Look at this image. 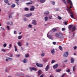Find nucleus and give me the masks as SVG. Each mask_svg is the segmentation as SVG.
<instances>
[{"label":"nucleus","mask_w":77,"mask_h":77,"mask_svg":"<svg viewBox=\"0 0 77 77\" xmlns=\"http://www.w3.org/2000/svg\"><path fill=\"white\" fill-rule=\"evenodd\" d=\"M55 35L56 37L58 38H63V35L60 32L56 33Z\"/></svg>","instance_id":"obj_1"},{"label":"nucleus","mask_w":77,"mask_h":77,"mask_svg":"<svg viewBox=\"0 0 77 77\" xmlns=\"http://www.w3.org/2000/svg\"><path fill=\"white\" fill-rule=\"evenodd\" d=\"M36 65L38 67H40V68H42L43 67V64H40L38 63H36Z\"/></svg>","instance_id":"obj_2"},{"label":"nucleus","mask_w":77,"mask_h":77,"mask_svg":"<svg viewBox=\"0 0 77 77\" xmlns=\"http://www.w3.org/2000/svg\"><path fill=\"white\" fill-rule=\"evenodd\" d=\"M69 54H68V52H65L63 54L64 57H68V55Z\"/></svg>","instance_id":"obj_3"},{"label":"nucleus","mask_w":77,"mask_h":77,"mask_svg":"<svg viewBox=\"0 0 77 77\" xmlns=\"http://www.w3.org/2000/svg\"><path fill=\"white\" fill-rule=\"evenodd\" d=\"M69 1V3H70L71 5L69 7V8L70 9H71L72 8V6H73V5L72 4V2H71V0H68Z\"/></svg>","instance_id":"obj_4"},{"label":"nucleus","mask_w":77,"mask_h":77,"mask_svg":"<svg viewBox=\"0 0 77 77\" xmlns=\"http://www.w3.org/2000/svg\"><path fill=\"white\" fill-rule=\"evenodd\" d=\"M30 71H32V70L34 71H37V69H36V68L34 67H30Z\"/></svg>","instance_id":"obj_5"},{"label":"nucleus","mask_w":77,"mask_h":77,"mask_svg":"<svg viewBox=\"0 0 77 77\" xmlns=\"http://www.w3.org/2000/svg\"><path fill=\"white\" fill-rule=\"evenodd\" d=\"M31 8L29 9V10L31 11H33L35 10V7L33 6H31Z\"/></svg>","instance_id":"obj_6"},{"label":"nucleus","mask_w":77,"mask_h":77,"mask_svg":"<svg viewBox=\"0 0 77 77\" xmlns=\"http://www.w3.org/2000/svg\"><path fill=\"white\" fill-rule=\"evenodd\" d=\"M32 13L27 14L25 15V16L26 17H30V16H32Z\"/></svg>","instance_id":"obj_7"},{"label":"nucleus","mask_w":77,"mask_h":77,"mask_svg":"<svg viewBox=\"0 0 77 77\" xmlns=\"http://www.w3.org/2000/svg\"><path fill=\"white\" fill-rule=\"evenodd\" d=\"M32 24H33V25H36L37 24V23H36V21L35 20H33L32 21Z\"/></svg>","instance_id":"obj_8"},{"label":"nucleus","mask_w":77,"mask_h":77,"mask_svg":"<svg viewBox=\"0 0 77 77\" xmlns=\"http://www.w3.org/2000/svg\"><path fill=\"white\" fill-rule=\"evenodd\" d=\"M58 64H57L55 65H54L53 66V68L54 69H56V68H57V67H58Z\"/></svg>","instance_id":"obj_9"},{"label":"nucleus","mask_w":77,"mask_h":77,"mask_svg":"<svg viewBox=\"0 0 77 77\" xmlns=\"http://www.w3.org/2000/svg\"><path fill=\"white\" fill-rule=\"evenodd\" d=\"M49 69V65H48L45 69V71H48V69Z\"/></svg>","instance_id":"obj_10"},{"label":"nucleus","mask_w":77,"mask_h":77,"mask_svg":"<svg viewBox=\"0 0 77 77\" xmlns=\"http://www.w3.org/2000/svg\"><path fill=\"white\" fill-rule=\"evenodd\" d=\"M47 36L48 38H50L51 39H53V37H51V35H49V36L48 35V34H47Z\"/></svg>","instance_id":"obj_11"},{"label":"nucleus","mask_w":77,"mask_h":77,"mask_svg":"<svg viewBox=\"0 0 77 77\" xmlns=\"http://www.w3.org/2000/svg\"><path fill=\"white\" fill-rule=\"evenodd\" d=\"M72 25H70L69 26V30H71V29L72 28Z\"/></svg>","instance_id":"obj_12"},{"label":"nucleus","mask_w":77,"mask_h":77,"mask_svg":"<svg viewBox=\"0 0 77 77\" xmlns=\"http://www.w3.org/2000/svg\"><path fill=\"white\" fill-rule=\"evenodd\" d=\"M75 30H76V28H75V26H74L72 29V32L73 31H75Z\"/></svg>","instance_id":"obj_13"},{"label":"nucleus","mask_w":77,"mask_h":77,"mask_svg":"<svg viewBox=\"0 0 77 77\" xmlns=\"http://www.w3.org/2000/svg\"><path fill=\"white\" fill-rule=\"evenodd\" d=\"M17 44L19 47H21V43H20V42H17Z\"/></svg>","instance_id":"obj_14"},{"label":"nucleus","mask_w":77,"mask_h":77,"mask_svg":"<svg viewBox=\"0 0 77 77\" xmlns=\"http://www.w3.org/2000/svg\"><path fill=\"white\" fill-rule=\"evenodd\" d=\"M44 14H45V15H47L49 14V12L48 11H46L44 13Z\"/></svg>","instance_id":"obj_15"},{"label":"nucleus","mask_w":77,"mask_h":77,"mask_svg":"<svg viewBox=\"0 0 77 77\" xmlns=\"http://www.w3.org/2000/svg\"><path fill=\"white\" fill-rule=\"evenodd\" d=\"M71 63H73L74 62V59L72 58H71Z\"/></svg>","instance_id":"obj_16"},{"label":"nucleus","mask_w":77,"mask_h":77,"mask_svg":"<svg viewBox=\"0 0 77 77\" xmlns=\"http://www.w3.org/2000/svg\"><path fill=\"white\" fill-rule=\"evenodd\" d=\"M41 74V71L39 70L38 72V75H40Z\"/></svg>","instance_id":"obj_17"},{"label":"nucleus","mask_w":77,"mask_h":77,"mask_svg":"<svg viewBox=\"0 0 77 77\" xmlns=\"http://www.w3.org/2000/svg\"><path fill=\"white\" fill-rule=\"evenodd\" d=\"M52 32H56V31H57V29L54 28H53L52 29Z\"/></svg>","instance_id":"obj_18"},{"label":"nucleus","mask_w":77,"mask_h":77,"mask_svg":"<svg viewBox=\"0 0 77 77\" xmlns=\"http://www.w3.org/2000/svg\"><path fill=\"white\" fill-rule=\"evenodd\" d=\"M22 38V36L21 35H19L18 36V39H21V38Z\"/></svg>","instance_id":"obj_19"},{"label":"nucleus","mask_w":77,"mask_h":77,"mask_svg":"<svg viewBox=\"0 0 77 77\" xmlns=\"http://www.w3.org/2000/svg\"><path fill=\"white\" fill-rule=\"evenodd\" d=\"M23 62L24 63H27V61H26V59H25L23 60Z\"/></svg>","instance_id":"obj_20"},{"label":"nucleus","mask_w":77,"mask_h":77,"mask_svg":"<svg viewBox=\"0 0 77 77\" xmlns=\"http://www.w3.org/2000/svg\"><path fill=\"white\" fill-rule=\"evenodd\" d=\"M15 7V4H13L11 5V8H14Z\"/></svg>","instance_id":"obj_21"},{"label":"nucleus","mask_w":77,"mask_h":77,"mask_svg":"<svg viewBox=\"0 0 77 77\" xmlns=\"http://www.w3.org/2000/svg\"><path fill=\"white\" fill-rule=\"evenodd\" d=\"M45 21H47V20H48V17H45Z\"/></svg>","instance_id":"obj_22"},{"label":"nucleus","mask_w":77,"mask_h":77,"mask_svg":"<svg viewBox=\"0 0 77 77\" xmlns=\"http://www.w3.org/2000/svg\"><path fill=\"white\" fill-rule=\"evenodd\" d=\"M60 71H61V69H57L56 70V71L57 72H60Z\"/></svg>","instance_id":"obj_23"},{"label":"nucleus","mask_w":77,"mask_h":77,"mask_svg":"<svg viewBox=\"0 0 77 77\" xmlns=\"http://www.w3.org/2000/svg\"><path fill=\"white\" fill-rule=\"evenodd\" d=\"M14 47L15 48V51H17V47H16V46L15 45H14Z\"/></svg>","instance_id":"obj_24"},{"label":"nucleus","mask_w":77,"mask_h":77,"mask_svg":"<svg viewBox=\"0 0 77 77\" xmlns=\"http://www.w3.org/2000/svg\"><path fill=\"white\" fill-rule=\"evenodd\" d=\"M4 2L5 3H8L9 2V1L8 0H4Z\"/></svg>","instance_id":"obj_25"},{"label":"nucleus","mask_w":77,"mask_h":77,"mask_svg":"<svg viewBox=\"0 0 77 77\" xmlns=\"http://www.w3.org/2000/svg\"><path fill=\"white\" fill-rule=\"evenodd\" d=\"M70 16L72 18H73V19H75V18L74 17V16H73V15H70Z\"/></svg>","instance_id":"obj_26"},{"label":"nucleus","mask_w":77,"mask_h":77,"mask_svg":"<svg viewBox=\"0 0 77 77\" xmlns=\"http://www.w3.org/2000/svg\"><path fill=\"white\" fill-rule=\"evenodd\" d=\"M29 8H25V10L26 11H29Z\"/></svg>","instance_id":"obj_27"},{"label":"nucleus","mask_w":77,"mask_h":77,"mask_svg":"<svg viewBox=\"0 0 77 77\" xmlns=\"http://www.w3.org/2000/svg\"><path fill=\"white\" fill-rule=\"evenodd\" d=\"M45 1V0H40L41 3H44Z\"/></svg>","instance_id":"obj_28"},{"label":"nucleus","mask_w":77,"mask_h":77,"mask_svg":"<svg viewBox=\"0 0 77 77\" xmlns=\"http://www.w3.org/2000/svg\"><path fill=\"white\" fill-rule=\"evenodd\" d=\"M6 45H7V44L5 43L3 44V46L4 48H5V47H6Z\"/></svg>","instance_id":"obj_29"},{"label":"nucleus","mask_w":77,"mask_h":77,"mask_svg":"<svg viewBox=\"0 0 77 77\" xmlns=\"http://www.w3.org/2000/svg\"><path fill=\"white\" fill-rule=\"evenodd\" d=\"M28 27L29 28H32V25L29 24L28 25Z\"/></svg>","instance_id":"obj_30"},{"label":"nucleus","mask_w":77,"mask_h":77,"mask_svg":"<svg viewBox=\"0 0 77 77\" xmlns=\"http://www.w3.org/2000/svg\"><path fill=\"white\" fill-rule=\"evenodd\" d=\"M75 66H74L73 68V71L74 72L75 71Z\"/></svg>","instance_id":"obj_31"},{"label":"nucleus","mask_w":77,"mask_h":77,"mask_svg":"<svg viewBox=\"0 0 77 77\" xmlns=\"http://www.w3.org/2000/svg\"><path fill=\"white\" fill-rule=\"evenodd\" d=\"M51 53H52V54H53L54 53V49H53L52 51H51Z\"/></svg>","instance_id":"obj_32"},{"label":"nucleus","mask_w":77,"mask_h":77,"mask_svg":"<svg viewBox=\"0 0 77 77\" xmlns=\"http://www.w3.org/2000/svg\"><path fill=\"white\" fill-rule=\"evenodd\" d=\"M12 14H14V13H11L9 16V18H11V15H12Z\"/></svg>","instance_id":"obj_33"},{"label":"nucleus","mask_w":77,"mask_h":77,"mask_svg":"<svg viewBox=\"0 0 77 77\" xmlns=\"http://www.w3.org/2000/svg\"><path fill=\"white\" fill-rule=\"evenodd\" d=\"M25 57H29V54H25Z\"/></svg>","instance_id":"obj_34"},{"label":"nucleus","mask_w":77,"mask_h":77,"mask_svg":"<svg viewBox=\"0 0 77 77\" xmlns=\"http://www.w3.org/2000/svg\"><path fill=\"white\" fill-rule=\"evenodd\" d=\"M51 4L53 5H55V2H54L53 1H52L51 2Z\"/></svg>","instance_id":"obj_35"},{"label":"nucleus","mask_w":77,"mask_h":77,"mask_svg":"<svg viewBox=\"0 0 77 77\" xmlns=\"http://www.w3.org/2000/svg\"><path fill=\"white\" fill-rule=\"evenodd\" d=\"M59 48L60 50H62V47L61 46H60L59 47Z\"/></svg>","instance_id":"obj_36"},{"label":"nucleus","mask_w":77,"mask_h":77,"mask_svg":"<svg viewBox=\"0 0 77 77\" xmlns=\"http://www.w3.org/2000/svg\"><path fill=\"white\" fill-rule=\"evenodd\" d=\"M43 61H44V62H46V61H47V59H43Z\"/></svg>","instance_id":"obj_37"},{"label":"nucleus","mask_w":77,"mask_h":77,"mask_svg":"<svg viewBox=\"0 0 77 77\" xmlns=\"http://www.w3.org/2000/svg\"><path fill=\"white\" fill-rule=\"evenodd\" d=\"M58 18L59 19V20H61L62 19V17L60 16H58Z\"/></svg>","instance_id":"obj_38"},{"label":"nucleus","mask_w":77,"mask_h":77,"mask_svg":"<svg viewBox=\"0 0 77 77\" xmlns=\"http://www.w3.org/2000/svg\"><path fill=\"white\" fill-rule=\"evenodd\" d=\"M16 3L18 5H19L20 4V3L19 2V1H17L16 2Z\"/></svg>","instance_id":"obj_39"},{"label":"nucleus","mask_w":77,"mask_h":77,"mask_svg":"<svg viewBox=\"0 0 77 77\" xmlns=\"http://www.w3.org/2000/svg\"><path fill=\"white\" fill-rule=\"evenodd\" d=\"M66 72H70V69H68V70H66Z\"/></svg>","instance_id":"obj_40"},{"label":"nucleus","mask_w":77,"mask_h":77,"mask_svg":"<svg viewBox=\"0 0 77 77\" xmlns=\"http://www.w3.org/2000/svg\"><path fill=\"white\" fill-rule=\"evenodd\" d=\"M44 56H45V54L44 53L41 54V56L42 57Z\"/></svg>","instance_id":"obj_41"},{"label":"nucleus","mask_w":77,"mask_h":77,"mask_svg":"<svg viewBox=\"0 0 77 77\" xmlns=\"http://www.w3.org/2000/svg\"><path fill=\"white\" fill-rule=\"evenodd\" d=\"M62 31H64V30H65V28H63L62 29Z\"/></svg>","instance_id":"obj_42"},{"label":"nucleus","mask_w":77,"mask_h":77,"mask_svg":"<svg viewBox=\"0 0 77 77\" xmlns=\"http://www.w3.org/2000/svg\"><path fill=\"white\" fill-rule=\"evenodd\" d=\"M1 51H2L4 52H5V51H5V49H2L1 50Z\"/></svg>","instance_id":"obj_43"},{"label":"nucleus","mask_w":77,"mask_h":77,"mask_svg":"<svg viewBox=\"0 0 77 77\" xmlns=\"http://www.w3.org/2000/svg\"><path fill=\"white\" fill-rule=\"evenodd\" d=\"M55 62V60H52L51 62V63H53Z\"/></svg>","instance_id":"obj_44"},{"label":"nucleus","mask_w":77,"mask_h":77,"mask_svg":"<svg viewBox=\"0 0 77 77\" xmlns=\"http://www.w3.org/2000/svg\"><path fill=\"white\" fill-rule=\"evenodd\" d=\"M8 59H9V60H12V59L10 58V57H8Z\"/></svg>","instance_id":"obj_45"},{"label":"nucleus","mask_w":77,"mask_h":77,"mask_svg":"<svg viewBox=\"0 0 77 77\" xmlns=\"http://www.w3.org/2000/svg\"><path fill=\"white\" fill-rule=\"evenodd\" d=\"M62 0L65 4H66V2H65V0Z\"/></svg>","instance_id":"obj_46"},{"label":"nucleus","mask_w":77,"mask_h":77,"mask_svg":"<svg viewBox=\"0 0 77 77\" xmlns=\"http://www.w3.org/2000/svg\"><path fill=\"white\" fill-rule=\"evenodd\" d=\"M53 44H54V45H56V43L55 42H53Z\"/></svg>","instance_id":"obj_47"},{"label":"nucleus","mask_w":77,"mask_h":77,"mask_svg":"<svg viewBox=\"0 0 77 77\" xmlns=\"http://www.w3.org/2000/svg\"><path fill=\"white\" fill-rule=\"evenodd\" d=\"M64 24H65V25H67L68 24V23H67V22H65Z\"/></svg>","instance_id":"obj_48"},{"label":"nucleus","mask_w":77,"mask_h":77,"mask_svg":"<svg viewBox=\"0 0 77 77\" xmlns=\"http://www.w3.org/2000/svg\"><path fill=\"white\" fill-rule=\"evenodd\" d=\"M7 28L8 30H9V29H9V26H7Z\"/></svg>","instance_id":"obj_49"},{"label":"nucleus","mask_w":77,"mask_h":77,"mask_svg":"<svg viewBox=\"0 0 77 77\" xmlns=\"http://www.w3.org/2000/svg\"><path fill=\"white\" fill-rule=\"evenodd\" d=\"M16 56L17 57H20V54L16 55Z\"/></svg>","instance_id":"obj_50"},{"label":"nucleus","mask_w":77,"mask_h":77,"mask_svg":"<svg viewBox=\"0 0 77 77\" xmlns=\"http://www.w3.org/2000/svg\"><path fill=\"white\" fill-rule=\"evenodd\" d=\"M26 4H28V5H31V4H32V3L28 2V3H26Z\"/></svg>","instance_id":"obj_51"},{"label":"nucleus","mask_w":77,"mask_h":77,"mask_svg":"<svg viewBox=\"0 0 77 77\" xmlns=\"http://www.w3.org/2000/svg\"><path fill=\"white\" fill-rule=\"evenodd\" d=\"M21 74H20V73H18L17 74V76H20V75Z\"/></svg>","instance_id":"obj_52"},{"label":"nucleus","mask_w":77,"mask_h":77,"mask_svg":"<svg viewBox=\"0 0 77 77\" xmlns=\"http://www.w3.org/2000/svg\"><path fill=\"white\" fill-rule=\"evenodd\" d=\"M14 34H17V31H14Z\"/></svg>","instance_id":"obj_53"},{"label":"nucleus","mask_w":77,"mask_h":77,"mask_svg":"<svg viewBox=\"0 0 77 77\" xmlns=\"http://www.w3.org/2000/svg\"><path fill=\"white\" fill-rule=\"evenodd\" d=\"M76 49H77V47L76 46H75L74 47V50H76Z\"/></svg>","instance_id":"obj_54"},{"label":"nucleus","mask_w":77,"mask_h":77,"mask_svg":"<svg viewBox=\"0 0 77 77\" xmlns=\"http://www.w3.org/2000/svg\"><path fill=\"white\" fill-rule=\"evenodd\" d=\"M65 75V73H64L63 75H62L61 77H64V75Z\"/></svg>","instance_id":"obj_55"},{"label":"nucleus","mask_w":77,"mask_h":77,"mask_svg":"<svg viewBox=\"0 0 77 77\" xmlns=\"http://www.w3.org/2000/svg\"><path fill=\"white\" fill-rule=\"evenodd\" d=\"M24 21H27V19H26V18H24Z\"/></svg>","instance_id":"obj_56"},{"label":"nucleus","mask_w":77,"mask_h":77,"mask_svg":"<svg viewBox=\"0 0 77 77\" xmlns=\"http://www.w3.org/2000/svg\"><path fill=\"white\" fill-rule=\"evenodd\" d=\"M10 57H12V56H13V55L12 54H11L10 56H9Z\"/></svg>","instance_id":"obj_57"},{"label":"nucleus","mask_w":77,"mask_h":77,"mask_svg":"<svg viewBox=\"0 0 77 77\" xmlns=\"http://www.w3.org/2000/svg\"><path fill=\"white\" fill-rule=\"evenodd\" d=\"M9 48H10L11 47V44H10L9 45Z\"/></svg>","instance_id":"obj_58"},{"label":"nucleus","mask_w":77,"mask_h":77,"mask_svg":"<svg viewBox=\"0 0 77 77\" xmlns=\"http://www.w3.org/2000/svg\"><path fill=\"white\" fill-rule=\"evenodd\" d=\"M69 12H70V14H71V15H72V13L70 11V10H69Z\"/></svg>","instance_id":"obj_59"},{"label":"nucleus","mask_w":77,"mask_h":77,"mask_svg":"<svg viewBox=\"0 0 77 77\" xmlns=\"http://www.w3.org/2000/svg\"><path fill=\"white\" fill-rule=\"evenodd\" d=\"M51 17H52V16H51V17H49V18L50 19H52V18Z\"/></svg>","instance_id":"obj_60"},{"label":"nucleus","mask_w":77,"mask_h":77,"mask_svg":"<svg viewBox=\"0 0 77 77\" xmlns=\"http://www.w3.org/2000/svg\"><path fill=\"white\" fill-rule=\"evenodd\" d=\"M20 75H21V76H22L23 77L24 76V74H20Z\"/></svg>","instance_id":"obj_61"},{"label":"nucleus","mask_w":77,"mask_h":77,"mask_svg":"<svg viewBox=\"0 0 77 77\" xmlns=\"http://www.w3.org/2000/svg\"><path fill=\"white\" fill-rule=\"evenodd\" d=\"M44 76V75L42 74V75L40 77H43Z\"/></svg>","instance_id":"obj_62"},{"label":"nucleus","mask_w":77,"mask_h":77,"mask_svg":"<svg viewBox=\"0 0 77 77\" xmlns=\"http://www.w3.org/2000/svg\"><path fill=\"white\" fill-rule=\"evenodd\" d=\"M3 36H5V33H3Z\"/></svg>","instance_id":"obj_63"},{"label":"nucleus","mask_w":77,"mask_h":77,"mask_svg":"<svg viewBox=\"0 0 77 77\" xmlns=\"http://www.w3.org/2000/svg\"><path fill=\"white\" fill-rule=\"evenodd\" d=\"M49 77H54V76L52 75H50L49 76Z\"/></svg>","instance_id":"obj_64"}]
</instances>
